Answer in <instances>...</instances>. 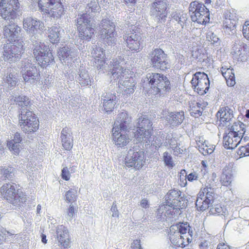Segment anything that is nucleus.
I'll return each mask as SVG.
<instances>
[{"label":"nucleus","mask_w":249,"mask_h":249,"mask_svg":"<svg viewBox=\"0 0 249 249\" xmlns=\"http://www.w3.org/2000/svg\"><path fill=\"white\" fill-rule=\"evenodd\" d=\"M93 54L95 65L98 70L107 71V67H109L108 74L111 82L118 81L119 82L123 78H129L133 80L132 76L134 75L129 69L124 68L123 65L125 64L124 59L121 56H118L112 59L109 66L106 62L104 50L96 47L93 50ZM104 72V71H103Z\"/></svg>","instance_id":"1"},{"label":"nucleus","mask_w":249,"mask_h":249,"mask_svg":"<svg viewBox=\"0 0 249 249\" xmlns=\"http://www.w3.org/2000/svg\"><path fill=\"white\" fill-rule=\"evenodd\" d=\"M21 28L16 23H10L3 27V35L4 38L9 41L4 45V59L14 58L16 61L20 59L24 53L23 41L22 38L16 39L21 32Z\"/></svg>","instance_id":"2"},{"label":"nucleus","mask_w":249,"mask_h":249,"mask_svg":"<svg viewBox=\"0 0 249 249\" xmlns=\"http://www.w3.org/2000/svg\"><path fill=\"white\" fill-rule=\"evenodd\" d=\"M11 101H14L21 107V113L19 115V125L25 133H33L36 131L39 126V120L36 114L27 109L30 105V101L25 96L13 97Z\"/></svg>","instance_id":"3"},{"label":"nucleus","mask_w":249,"mask_h":249,"mask_svg":"<svg viewBox=\"0 0 249 249\" xmlns=\"http://www.w3.org/2000/svg\"><path fill=\"white\" fill-rule=\"evenodd\" d=\"M131 122V117L127 112L123 111L118 114L112 128V140L116 145L119 147L126 146L129 142V138L127 134L122 132L128 131L129 124Z\"/></svg>","instance_id":"4"},{"label":"nucleus","mask_w":249,"mask_h":249,"mask_svg":"<svg viewBox=\"0 0 249 249\" xmlns=\"http://www.w3.org/2000/svg\"><path fill=\"white\" fill-rule=\"evenodd\" d=\"M150 86L149 91L155 95H164L171 89V84L168 78L162 73L150 72L146 77Z\"/></svg>","instance_id":"5"},{"label":"nucleus","mask_w":249,"mask_h":249,"mask_svg":"<svg viewBox=\"0 0 249 249\" xmlns=\"http://www.w3.org/2000/svg\"><path fill=\"white\" fill-rule=\"evenodd\" d=\"M33 54L37 64L42 68H46L55 63L52 51L43 42L35 43L33 46Z\"/></svg>","instance_id":"6"},{"label":"nucleus","mask_w":249,"mask_h":249,"mask_svg":"<svg viewBox=\"0 0 249 249\" xmlns=\"http://www.w3.org/2000/svg\"><path fill=\"white\" fill-rule=\"evenodd\" d=\"M0 192L4 199L15 206H20L25 202L24 193L18 188L15 183H5L0 188Z\"/></svg>","instance_id":"7"},{"label":"nucleus","mask_w":249,"mask_h":249,"mask_svg":"<svg viewBox=\"0 0 249 249\" xmlns=\"http://www.w3.org/2000/svg\"><path fill=\"white\" fill-rule=\"evenodd\" d=\"M37 4L41 13L53 18L58 19L64 14L61 0H38Z\"/></svg>","instance_id":"8"},{"label":"nucleus","mask_w":249,"mask_h":249,"mask_svg":"<svg viewBox=\"0 0 249 249\" xmlns=\"http://www.w3.org/2000/svg\"><path fill=\"white\" fill-rule=\"evenodd\" d=\"M192 21L205 25L210 21V11L202 2L195 0L190 3L189 7Z\"/></svg>","instance_id":"9"},{"label":"nucleus","mask_w":249,"mask_h":249,"mask_svg":"<svg viewBox=\"0 0 249 249\" xmlns=\"http://www.w3.org/2000/svg\"><path fill=\"white\" fill-rule=\"evenodd\" d=\"M90 21V18L87 13L80 15L77 18L78 36L81 40L89 41L94 35L95 30Z\"/></svg>","instance_id":"10"},{"label":"nucleus","mask_w":249,"mask_h":249,"mask_svg":"<svg viewBox=\"0 0 249 249\" xmlns=\"http://www.w3.org/2000/svg\"><path fill=\"white\" fill-rule=\"evenodd\" d=\"M145 152L138 146H134L130 148L124 159L126 166L133 167L137 169L142 168L145 164Z\"/></svg>","instance_id":"11"},{"label":"nucleus","mask_w":249,"mask_h":249,"mask_svg":"<svg viewBox=\"0 0 249 249\" xmlns=\"http://www.w3.org/2000/svg\"><path fill=\"white\" fill-rule=\"evenodd\" d=\"M137 125V129L134 132L135 137L149 144L153 131L152 122L147 117L142 116L138 119Z\"/></svg>","instance_id":"12"},{"label":"nucleus","mask_w":249,"mask_h":249,"mask_svg":"<svg viewBox=\"0 0 249 249\" xmlns=\"http://www.w3.org/2000/svg\"><path fill=\"white\" fill-rule=\"evenodd\" d=\"M98 34L100 37L106 40L107 43H114L117 33L114 23L108 18L102 19L99 24Z\"/></svg>","instance_id":"13"},{"label":"nucleus","mask_w":249,"mask_h":249,"mask_svg":"<svg viewBox=\"0 0 249 249\" xmlns=\"http://www.w3.org/2000/svg\"><path fill=\"white\" fill-rule=\"evenodd\" d=\"M213 200V188L210 185L206 186L200 189L196 202V207L199 211H204L210 207Z\"/></svg>","instance_id":"14"},{"label":"nucleus","mask_w":249,"mask_h":249,"mask_svg":"<svg viewBox=\"0 0 249 249\" xmlns=\"http://www.w3.org/2000/svg\"><path fill=\"white\" fill-rule=\"evenodd\" d=\"M20 4L18 0H1L0 15L5 20L17 18Z\"/></svg>","instance_id":"15"},{"label":"nucleus","mask_w":249,"mask_h":249,"mask_svg":"<svg viewBox=\"0 0 249 249\" xmlns=\"http://www.w3.org/2000/svg\"><path fill=\"white\" fill-rule=\"evenodd\" d=\"M151 65L156 69L164 71L168 68L167 54L160 48L153 50L149 54Z\"/></svg>","instance_id":"16"},{"label":"nucleus","mask_w":249,"mask_h":249,"mask_svg":"<svg viewBox=\"0 0 249 249\" xmlns=\"http://www.w3.org/2000/svg\"><path fill=\"white\" fill-rule=\"evenodd\" d=\"M191 83L195 91L200 95L205 94L210 87L209 79L204 72H196L193 75Z\"/></svg>","instance_id":"17"},{"label":"nucleus","mask_w":249,"mask_h":249,"mask_svg":"<svg viewBox=\"0 0 249 249\" xmlns=\"http://www.w3.org/2000/svg\"><path fill=\"white\" fill-rule=\"evenodd\" d=\"M181 192L175 189L170 190L165 196L166 205L171 207L169 213H167V216L170 217L169 214L172 216L173 215L172 213L174 210L175 211H179L180 209H183L185 205H181V202L180 199Z\"/></svg>","instance_id":"18"},{"label":"nucleus","mask_w":249,"mask_h":249,"mask_svg":"<svg viewBox=\"0 0 249 249\" xmlns=\"http://www.w3.org/2000/svg\"><path fill=\"white\" fill-rule=\"evenodd\" d=\"M23 28L27 32L33 34H41L45 29V26L39 20L28 16L23 18Z\"/></svg>","instance_id":"19"},{"label":"nucleus","mask_w":249,"mask_h":249,"mask_svg":"<svg viewBox=\"0 0 249 249\" xmlns=\"http://www.w3.org/2000/svg\"><path fill=\"white\" fill-rule=\"evenodd\" d=\"M150 12L159 21H165L168 15V4L163 0H155L151 4Z\"/></svg>","instance_id":"20"},{"label":"nucleus","mask_w":249,"mask_h":249,"mask_svg":"<svg viewBox=\"0 0 249 249\" xmlns=\"http://www.w3.org/2000/svg\"><path fill=\"white\" fill-rule=\"evenodd\" d=\"M22 77L25 82L34 83L40 80V74L39 71L36 66L28 63L22 68Z\"/></svg>","instance_id":"21"},{"label":"nucleus","mask_w":249,"mask_h":249,"mask_svg":"<svg viewBox=\"0 0 249 249\" xmlns=\"http://www.w3.org/2000/svg\"><path fill=\"white\" fill-rule=\"evenodd\" d=\"M128 50L132 52H138L142 49V37L136 32L126 35L124 37Z\"/></svg>","instance_id":"22"},{"label":"nucleus","mask_w":249,"mask_h":249,"mask_svg":"<svg viewBox=\"0 0 249 249\" xmlns=\"http://www.w3.org/2000/svg\"><path fill=\"white\" fill-rule=\"evenodd\" d=\"M56 238L60 245L65 248L69 247L70 233L68 228L63 225H58L56 228Z\"/></svg>","instance_id":"23"},{"label":"nucleus","mask_w":249,"mask_h":249,"mask_svg":"<svg viewBox=\"0 0 249 249\" xmlns=\"http://www.w3.org/2000/svg\"><path fill=\"white\" fill-rule=\"evenodd\" d=\"M241 140L239 136L229 131L223 137V145L227 149H233L238 145Z\"/></svg>","instance_id":"24"},{"label":"nucleus","mask_w":249,"mask_h":249,"mask_svg":"<svg viewBox=\"0 0 249 249\" xmlns=\"http://www.w3.org/2000/svg\"><path fill=\"white\" fill-rule=\"evenodd\" d=\"M62 146L66 150H70L73 146V140L70 129L67 127L63 128L61 133Z\"/></svg>","instance_id":"25"},{"label":"nucleus","mask_w":249,"mask_h":249,"mask_svg":"<svg viewBox=\"0 0 249 249\" xmlns=\"http://www.w3.org/2000/svg\"><path fill=\"white\" fill-rule=\"evenodd\" d=\"M174 231H173L170 230L168 234L169 239L173 245L183 248L189 243L187 242L183 235H180L176 230Z\"/></svg>","instance_id":"26"},{"label":"nucleus","mask_w":249,"mask_h":249,"mask_svg":"<svg viewBox=\"0 0 249 249\" xmlns=\"http://www.w3.org/2000/svg\"><path fill=\"white\" fill-rule=\"evenodd\" d=\"M116 99L115 93H106L103 99V107L106 112H111L114 109L116 104Z\"/></svg>","instance_id":"27"},{"label":"nucleus","mask_w":249,"mask_h":249,"mask_svg":"<svg viewBox=\"0 0 249 249\" xmlns=\"http://www.w3.org/2000/svg\"><path fill=\"white\" fill-rule=\"evenodd\" d=\"M222 75L225 78L227 85L232 87L235 84V80L233 70L231 66L223 65L221 68Z\"/></svg>","instance_id":"28"},{"label":"nucleus","mask_w":249,"mask_h":249,"mask_svg":"<svg viewBox=\"0 0 249 249\" xmlns=\"http://www.w3.org/2000/svg\"><path fill=\"white\" fill-rule=\"evenodd\" d=\"M196 145L199 152L206 156L212 154L214 149L213 145L209 144L208 142L204 140L202 138H198L196 141Z\"/></svg>","instance_id":"29"},{"label":"nucleus","mask_w":249,"mask_h":249,"mask_svg":"<svg viewBox=\"0 0 249 249\" xmlns=\"http://www.w3.org/2000/svg\"><path fill=\"white\" fill-rule=\"evenodd\" d=\"M237 17L233 12H228L226 13L225 18L223 22V27L230 30H233L236 25Z\"/></svg>","instance_id":"30"},{"label":"nucleus","mask_w":249,"mask_h":249,"mask_svg":"<svg viewBox=\"0 0 249 249\" xmlns=\"http://www.w3.org/2000/svg\"><path fill=\"white\" fill-rule=\"evenodd\" d=\"M190 227L189 225L187 222L185 223H179L176 225H173L170 227V230L171 231H174L176 230V231H178L179 234L183 235L185 239L187 240V242L190 243V239L188 237V231Z\"/></svg>","instance_id":"31"},{"label":"nucleus","mask_w":249,"mask_h":249,"mask_svg":"<svg viewBox=\"0 0 249 249\" xmlns=\"http://www.w3.org/2000/svg\"><path fill=\"white\" fill-rule=\"evenodd\" d=\"M217 116L219 118L220 122H229L233 118V111L229 107H225L220 109L217 113Z\"/></svg>","instance_id":"32"},{"label":"nucleus","mask_w":249,"mask_h":249,"mask_svg":"<svg viewBox=\"0 0 249 249\" xmlns=\"http://www.w3.org/2000/svg\"><path fill=\"white\" fill-rule=\"evenodd\" d=\"M22 141L20 135L18 133H16L14 135V139L8 141L7 145L11 151H13L16 155H18L19 152V144Z\"/></svg>","instance_id":"33"},{"label":"nucleus","mask_w":249,"mask_h":249,"mask_svg":"<svg viewBox=\"0 0 249 249\" xmlns=\"http://www.w3.org/2000/svg\"><path fill=\"white\" fill-rule=\"evenodd\" d=\"M229 132L242 139L245 133V125L240 121L234 122L229 129Z\"/></svg>","instance_id":"34"},{"label":"nucleus","mask_w":249,"mask_h":249,"mask_svg":"<svg viewBox=\"0 0 249 249\" xmlns=\"http://www.w3.org/2000/svg\"><path fill=\"white\" fill-rule=\"evenodd\" d=\"M60 27L52 26L48 30V37L50 41L53 43H57L59 41Z\"/></svg>","instance_id":"35"},{"label":"nucleus","mask_w":249,"mask_h":249,"mask_svg":"<svg viewBox=\"0 0 249 249\" xmlns=\"http://www.w3.org/2000/svg\"><path fill=\"white\" fill-rule=\"evenodd\" d=\"M232 180V174L230 171L225 170L221 174L220 178L221 184L225 186H228L231 184Z\"/></svg>","instance_id":"36"},{"label":"nucleus","mask_w":249,"mask_h":249,"mask_svg":"<svg viewBox=\"0 0 249 249\" xmlns=\"http://www.w3.org/2000/svg\"><path fill=\"white\" fill-rule=\"evenodd\" d=\"M190 113L192 116H200L203 110L202 105L196 101L191 102L190 104Z\"/></svg>","instance_id":"37"},{"label":"nucleus","mask_w":249,"mask_h":249,"mask_svg":"<svg viewBox=\"0 0 249 249\" xmlns=\"http://www.w3.org/2000/svg\"><path fill=\"white\" fill-rule=\"evenodd\" d=\"M12 70H13L12 68L8 70L7 75H6L3 79L4 82L7 83L10 87L15 86L17 83L16 77L17 73L12 74L11 72Z\"/></svg>","instance_id":"38"},{"label":"nucleus","mask_w":249,"mask_h":249,"mask_svg":"<svg viewBox=\"0 0 249 249\" xmlns=\"http://www.w3.org/2000/svg\"><path fill=\"white\" fill-rule=\"evenodd\" d=\"M70 51L69 48L66 46L60 48L57 52V55L60 60L67 58L69 55Z\"/></svg>","instance_id":"39"},{"label":"nucleus","mask_w":249,"mask_h":249,"mask_svg":"<svg viewBox=\"0 0 249 249\" xmlns=\"http://www.w3.org/2000/svg\"><path fill=\"white\" fill-rule=\"evenodd\" d=\"M171 117L172 118V123L175 125L180 124L184 119L183 112L173 114Z\"/></svg>","instance_id":"40"},{"label":"nucleus","mask_w":249,"mask_h":249,"mask_svg":"<svg viewBox=\"0 0 249 249\" xmlns=\"http://www.w3.org/2000/svg\"><path fill=\"white\" fill-rule=\"evenodd\" d=\"M86 8L88 11L92 13H96L100 10V6L99 5L98 3L95 0H91L88 3Z\"/></svg>","instance_id":"41"},{"label":"nucleus","mask_w":249,"mask_h":249,"mask_svg":"<svg viewBox=\"0 0 249 249\" xmlns=\"http://www.w3.org/2000/svg\"><path fill=\"white\" fill-rule=\"evenodd\" d=\"M237 158H240L243 157L249 156V144L246 146H240L237 151Z\"/></svg>","instance_id":"42"},{"label":"nucleus","mask_w":249,"mask_h":249,"mask_svg":"<svg viewBox=\"0 0 249 249\" xmlns=\"http://www.w3.org/2000/svg\"><path fill=\"white\" fill-rule=\"evenodd\" d=\"M163 157L165 165L169 167L172 168L174 166V163L171 155L168 152H165L163 153Z\"/></svg>","instance_id":"43"},{"label":"nucleus","mask_w":249,"mask_h":249,"mask_svg":"<svg viewBox=\"0 0 249 249\" xmlns=\"http://www.w3.org/2000/svg\"><path fill=\"white\" fill-rule=\"evenodd\" d=\"M135 85L136 83L134 81L131 82L130 85L124 89V96L127 97L133 94L135 91Z\"/></svg>","instance_id":"44"},{"label":"nucleus","mask_w":249,"mask_h":249,"mask_svg":"<svg viewBox=\"0 0 249 249\" xmlns=\"http://www.w3.org/2000/svg\"><path fill=\"white\" fill-rule=\"evenodd\" d=\"M242 34L244 37L249 41V20L245 22L242 27Z\"/></svg>","instance_id":"45"},{"label":"nucleus","mask_w":249,"mask_h":249,"mask_svg":"<svg viewBox=\"0 0 249 249\" xmlns=\"http://www.w3.org/2000/svg\"><path fill=\"white\" fill-rule=\"evenodd\" d=\"M66 200L68 202H72L75 201L76 200V196L71 190H69L65 194Z\"/></svg>","instance_id":"46"},{"label":"nucleus","mask_w":249,"mask_h":249,"mask_svg":"<svg viewBox=\"0 0 249 249\" xmlns=\"http://www.w3.org/2000/svg\"><path fill=\"white\" fill-rule=\"evenodd\" d=\"M71 177V174L69 171L68 168L65 167L63 168L61 172V178L66 181L70 180Z\"/></svg>","instance_id":"47"},{"label":"nucleus","mask_w":249,"mask_h":249,"mask_svg":"<svg viewBox=\"0 0 249 249\" xmlns=\"http://www.w3.org/2000/svg\"><path fill=\"white\" fill-rule=\"evenodd\" d=\"M162 140L161 138H153V140L151 143V146H153L156 149H157L162 145Z\"/></svg>","instance_id":"48"},{"label":"nucleus","mask_w":249,"mask_h":249,"mask_svg":"<svg viewBox=\"0 0 249 249\" xmlns=\"http://www.w3.org/2000/svg\"><path fill=\"white\" fill-rule=\"evenodd\" d=\"M200 249H212L211 244L208 241L205 240L199 244Z\"/></svg>","instance_id":"49"},{"label":"nucleus","mask_w":249,"mask_h":249,"mask_svg":"<svg viewBox=\"0 0 249 249\" xmlns=\"http://www.w3.org/2000/svg\"><path fill=\"white\" fill-rule=\"evenodd\" d=\"M131 249H142L140 244V240H134L133 242L131 244Z\"/></svg>","instance_id":"50"},{"label":"nucleus","mask_w":249,"mask_h":249,"mask_svg":"<svg viewBox=\"0 0 249 249\" xmlns=\"http://www.w3.org/2000/svg\"><path fill=\"white\" fill-rule=\"evenodd\" d=\"M187 178L189 181H193L194 180H196L198 178V176L196 173H191L189 174L187 177Z\"/></svg>","instance_id":"51"},{"label":"nucleus","mask_w":249,"mask_h":249,"mask_svg":"<svg viewBox=\"0 0 249 249\" xmlns=\"http://www.w3.org/2000/svg\"><path fill=\"white\" fill-rule=\"evenodd\" d=\"M187 233H188V237L190 239V243H191L193 239V237H195L196 235V233L194 232V231L192 230V228L190 226L188 229Z\"/></svg>","instance_id":"52"},{"label":"nucleus","mask_w":249,"mask_h":249,"mask_svg":"<svg viewBox=\"0 0 249 249\" xmlns=\"http://www.w3.org/2000/svg\"><path fill=\"white\" fill-rule=\"evenodd\" d=\"M173 18L178 22L181 21V19L182 18H184V17L183 16V14L181 15H180V13H176L173 15Z\"/></svg>","instance_id":"53"},{"label":"nucleus","mask_w":249,"mask_h":249,"mask_svg":"<svg viewBox=\"0 0 249 249\" xmlns=\"http://www.w3.org/2000/svg\"><path fill=\"white\" fill-rule=\"evenodd\" d=\"M174 142H176L177 143V142L175 140H171V143H170V145H171V148L173 149L174 152H178V151L180 152V148H179L178 146L177 145L175 147L172 146V143H174Z\"/></svg>","instance_id":"54"},{"label":"nucleus","mask_w":249,"mask_h":249,"mask_svg":"<svg viewBox=\"0 0 249 249\" xmlns=\"http://www.w3.org/2000/svg\"><path fill=\"white\" fill-rule=\"evenodd\" d=\"M74 213V209L73 206H70L68 211V214L70 217H72Z\"/></svg>","instance_id":"55"},{"label":"nucleus","mask_w":249,"mask_h":249,"mask_svg":"<svg viewBox=\"0 0 249 249\" xmlns=\"http://www.w3.org/2000/svg\"><path fill=\"white\" fill-rule=\"evenodd\" d=\"M141 206L143 208H147L149 206L148 201L146 199H143L141 202Z\"/></svg>","instance_id":"56"},{"label":"nucleus","mask_w":249,"mask_h":249,"mask_svg":"<svg viewBox=\"0 0 249 249\" xmlns=\"http://www.w3.org/2000/svg\"><path fill=\"white\" fill-rule=\"evenodd\" d=\"M116 205L115 203H113L111 208V210L113 211H114V213L112 214L113 217H118V213L117 212V211L116 212Z\"/></svg>","instance_id":"57"},{"label":"nucleus","mask_w":249,"mask_h":249,"mask_svg":"<svg viewBox=\"0 0 249 249\" xmlns=\"http://www.w3.org/2000/svg\"><path fill=\"white\" fill-rule=\"evenodd\" d=\"M216 249H231L230 247L227 245H225L224 244H219L217 247Z\"/></svg>","instance_id":"58"},{"label":"nucleus","mask_w":249,"mask_h":249,"mask_svg":"<svg viewBox=\"0 0 249 249\" xmlns=\"http://www.w3.org/2000/svg\"><path fill=\"white\" fill-rule=\"evenodd\" d=\"M41 241L44 244L47 243L46 236L45 234H42L41 235Z\"/></svg>","instance_id":"59"},{"label":"nucleus","mask_w":249,"mask_h":249,"mask_svg":"<svg viewBox=\"0 0 249 249\" xmlns=\"http://www.w3.org/2000/svg\"><path fill=\"white\" fill-rule=\"evenodd\" d=\"M125 2L126 3H130L135 4L136 3V0H124Z\"/></svg>","instance_id":"60"},{"label":"nucleus","mask_w":249,"mask_h":249,"mask_svg":"<svg viewBox=\"0 0 249 249\" xmlns=\"http://www.w3.org/2000/svg\"><path fill=\"white\" fill-rule=\"evenodd\" d=\"M41 209V205L38 204L37 206V209H36L37 213H39L40 212Z\"/></svg>","instance_id":"61"},{"label":"nucleus","mask_w":249,"mask_h":249,"mask_svg":"<svg viewBox=\"0 0 249 249\" xmlns=\"http://www.w3.org/2000/svg\"><path fill=\"white\" fill-rule=\"evenodd\" d=\"M201 164L202 165V166L204 168H206L207 167V165H206V162L204 160H202L201 161Z\"/></svg>","instance_id":"62"},{"label":"nucleus","mask_w":249,"mask_h":249,"mask_svg":"<svg viewBox=\"0 0 249 249\" xmlns=\"http://www.w3.org/2000/svg\"><path fill=\"white\" fill-rule=\"evenodd\" d=\"M243 222H244V223L245 224H247V225H249V221L248 220H246V219H244Z\"/></svg>","instance_id":"63"},{"label":"nucleus","mask_w":249,"mask_h":249,"mask_svg":"<svg viewBox=\"0 0 249 249\" xmlns=\"http://www.w3.org/2000/svg\"><path fill=\"white\" fill-rule=\"evenodd\" d=\"M246 116L247 118H249V109L247 110V112Z\"/></svg>","instance_id":"64"}]
</instances>
